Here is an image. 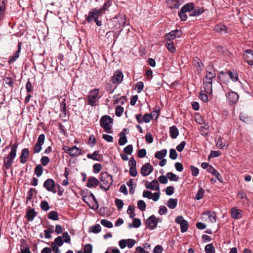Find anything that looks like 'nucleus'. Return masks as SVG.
<instances>
[{
  "instance_id": "obj_63",
  "label": "nucleus",
  "mask_w": 253,
  "mask_h": 253,
  "mask_svg": "<svg viewBox=\"0 0 253 253\" xmlns=\"http://www.w3.org/2000/svg\"><path fill=\"white\" fill-rule=\"evenodd\" d=\"M124 151L127 155H131L133 151V146L131 144H129L124 149Z\"/></svg>"
},
{
  "instance_id": "obj_26",
  "label": "nucleus",
  "mask_w": 253,
  "mask_h": 253,
  "mask_svg": "<svg viewBox=\"0 0 253 253\" xmlns=\"http://www.w3.org/2000/svg\"><path fill=\"white\" fill-rule=\"evenodd\" d=\"M98 151H95L92 154L89 153L87 155V158L94 161L100 162L102 159L103 156L102 155H98Z\"/></svg>"
},
{
  "instance_id": "obj_34",
  "label": "nucleus",
  "mask_w": 253,
  "mask_h": 253,
  "mask_svg": "<svg viewBox=\"0 0 253 253\" xmlns=\"http://www.w3.org/2000/svg\"><path fill=\"white\" fill-rule=\"evenodd\" d=\"M119 136L120 137V138L119 139L118 143L120 145L122 146L127 143V138L125 132H120L119 134Z\"/></svg>"
},
{
  "instance_id": "obj_48",
  "label": "nucleus",
  "mask_w": 253,
  "mask_h": 253,
  "mask_svg": "<svg viewBox=\"0 0 253 253\" xmlns=\"http://www.w3.org/2000/svg\"><path fill=\"white\" fill-rule=\"evenodd\" d=\"M167 175L170 181H177L179 179L178 176L171 172H168Z\"/></svg>"
},
{
  "instance_id": "obj_47",
  "label": "nucleus",
  "mask_w": 253,
  "mask_h": 253,
  "mask_svg": "<svg viewBox=\"0 0 253 253\" xmlns=\"http://www.w3.org/2000/svg\"><path fill=\"white\" fill-rule=\"evenodd\" d=\"M112 0H106L105 1L102 7L99 9H101V11H102L103 13H104L106 10L112 5Z\"/></svg>"
},
{
  "instance_id": "obj_29",
  "label": "nucleus",
  "mask_w": 253,
  "mask_h": 253,
  "mask_svg": "<svg viewBox=\"0 0 253 253\" xmlns=\"http://www.w3.org/2000/svg\"><path fill=\"white\" fill-rule=\"evenodd\" d=\"M169 135L172 139H175L179 135V130L177 127L172 126L169 127Z\"/></svg>"
},
{
  "instance_id": "obj_38",
  "label": "nucleus",
  "mask_w": 253,
  "mask_h": 253,
  "mask_svg": "<svg viewBox=\"0 0 253 253\" xmlns=\"http://www.w3.org/2000/svg\"><path fill=\"white\" fill-rule=\"evenodd\" d=\"M133 222L132 224H128V227L129 228H138L140 226L141 222L140 219L137 218H133Z\"/></svg>"
},
{
  "instance_id": "obj_57",
  "label": "nucleus",
  "mask_w": 253,
  "mask_h": 253,
  "mask_svg": "<svg viewBox=\"0 0 253 253\" xmlns=\"http://www.w3.org/2000/svg\"><path fill=\"white\" fill-rule=\"evenodd\" d=\"M124 111V109L123 107L117 106L115 110V114L117 117H120L122 115Z\"/></svg>"
},
{
  "instance_id": "obj_12",
  "label": "nucleus",
  "mask_w": 253,
  "mask_h": 253,
  "mask_svg": "<svg viewBox=\"0 0 253 253\" xmlns=\"http://www.w3.org/2000/svg\"><path fill=\"white\" fill-rule=\"evenodd\" d=\"M227 100L230 105H233L237 102L239 99V95L235 91H231L226 94Z\"/></svg>"
},
{
  "instance_id": "obj_37",
  "label": "nucleus",
  "mask_w": 253,
  "mask_h": 253,
  "mask_svg": "<svg viewBox=\"0 0 253 253\" xmlns=\"http://www.w3.org/2000/svg\"><path fill=\"white\" fill-rule=\"evenodd\" d=\"M5 11V0H0V20H1Z\"/></svg>"
},
{
  "instance_id": "obj_22",
  "label": "nucleus",
  "mask_w": 253,
  "mask_h": 253,
  "mask_svg": "<svg viewBox=\"0 0 253 253\" xmlns=\"http://www.w3.org/2000/svg\"><path fill=\"white\" fill-rule=\"evenodd\" d=\"M37 213L34 209H32L29 207L27 209L26 217L29 221H32L34 220V218L36 216Z\"/></svg>"
},
{
  "instance_id": "obj_10",
  "label": "nucleus",
  "mask_w": 253,
  "mask_h": 253,
  "mask_svg": "<svg viewBox=\"0 0 253 253\" xmlns=\"http://www.w3.org/2000/svg\"><path fill=\"white\" fill-rule=\"evenodd\" d=\"M182 32L180 30H175L170 31L169 33H167L165 36V40L170 41L176 38H179L182 35Z\"/></svg>"
},
{
  "instance_id": "obj_27",
  "label": "nucleus",
  "mask_w": 253,
  "mask_h": 253,
  "mask_svg": "<svg viewBox=\"0 0 253 253\" xmlns=\"http://www.w3.org/2000/svg\"><path fill=\"white\" fill-rule=\"evenodd\" d=\"M242 212L241 210L238 209L236 207L232 208L231 210L232 217L235 219L241 218Z\"/></svg>"
},
{
  "instance_id": "obj_36",
  "label": "nucleus",
  "mask_w": 253,
  "mask_h": 253,
  "mask_svg": "<svg viewBox=\"0 0 253 253\" xmlns=\"http://www.w3.org/2000/svg\"><path fill=\"white\" fill-rule=\"evenodd\" d=\"M177 205L176 199L170 198L167 202V206L170 209H174Z\"/></svg>"
},
{
  "instance_id": "obj_44",
  "label": "nucleus",
  "mask_w": 253,
  "mask_h": 253,
  "mask_svg": "<svg viewBox=\"0 0 253 253\" xmlns=\"http://www.w3.org/2000/svg\"><path fill=\"white\" fill-rule=\"evenodd\" d=\"M205 214L208 215L209 216V218L210 219L211 221L212 222H216V216L215 214V213L213 211H207L205 213Z\"/></svg>"
},
{
  "instance_id": "obj_16",
  "label": "nucleus",
  "mask_w": 253,
  "mask_h": 253,
  "mask_svg": "<svg viewBox=\"0 0 253 253\" xmlns=\"http://www.w3.org/2000/svg\"><path fill=\"white\" fill-rule=\"evenodd\" d=\"M153 170V167L149 164L143 165L141 169V173L144 176L149 175Z\"/></svg>"
},
{
  "instance_id": "obj_30",
  "label": "nucleus",
  "mask_w": 253,
  "mask_h": 253,
  "mask_svg": "<svg viewBox=\"0 0 253 253\" xmlns=\"http://www.w3.org/2000/svg\"><path fill=\"white\" fill-rule=\"evenodd\" d=\"M147 189L155 190H159V184L157 180L154 179L149 185H146Z\"/></svg>"
},
{
  "instance_id": "obj_40",
  "label": "nucleus",
  "mask_w": 253,
  "mask_h": 253,
  "mask_svg": "<svg viewBox=\"0 0 253 253\" xmlns=\"http://www.w3.org/2000/svg\"><path fill=\"white\" fill-rule=\"evenodd\" d=\"M205 11L203 7H199L193 10L190 14V16H198L203 14Z\"/></svg>"
},
{
  "instance_id": "obj_19",
  "label": "nucleus",
  "mask_w": 253,
  "mask_h": 253,
  "mask_svg": "<svg viewBox=\"0 0 253 253\" xmlns=\"http://www.w3.org/2000/svg\"><path fill=\"white\" fill-rule=\"evenodd\" d=\"M21 45L22 42H18L17 47L18 49L17 51H16L12 55V56H11L9 60H8V63L9 64H12L14 62H15L17 58H18L19 56V53L20 52L21 49Z\"/></svg>"
},
{
  "instance_id": "obj_31",
  "label": "nucleus",
  "mask_w": 253,
  "mask_h": 253,
  "mask_svg": "<svg viewBox=\"0 0 253 253\" xmlns=\"http://www.w3.org/2000/svg\"><path fill=\"white\" fill-rule=\"evenodd\" d=\"M82 150L79 148L77 147L76 146H73L71 147V152H70V156L72 157H75L81 154Z\"/></svg>"
},
{
  "instance_id": "obj_46",
  "label": "nucleus",
  "mask_w": 253,
  "mask_h": 253,
  "mask_svg": "<svg viewBox=\"0 0 253 253\" xmlns=\"http://www.w3.org/2000/svg\"><path fill=\"white\" fill-rule=\"evenodd\" d=\"M101 227L98 224H96L94 226L90 227L89 229L90 232H92L93 233L97 234L101 231Z\"/></svg>"
},
{
  "instance_id": "obj_54",
  "label": "nucleus",
  "mask_w": 253,
  "mask_h": 253,
  "mask_svg": "<svg viewBox=\"0 0 253 253\" xmlns=\"http://www.w3.org/2000/svg\"><path fill=\"white\" fill-rule=\"evenodd\" d=\"M64 241L62 240L61 236H58L57 238H56L54 239V241L53 242H52V244H55V245L58 246V247H61Z\"/></svg>"
},
{
  "instance_id": "obj_14",
  "label": "nucleus",
  "mask_w": 253,
  "mask_h": 253,
  "mask_svg": "<svg viewBox=\"0 0 253 253\" xmlns=\"http://www.w3.org/2000/svg\"><path fill=\"white\" fill-rule=\"evenodd\" d=\"M216 76V73L215 69L212 66H209L206 68V75L204 78V79L211 81L215 78Z\"/></svg>"
},
{
  "instance_id": "obj_42",
  "label": "nucleus",
  "mask_w": 253,
  "mask_h": 253,
  "mask_svg": "<svg viewBox=\"0 0 253 253\" xmlns=\"http://www.w3.org/2000/svg\"><path fill=\"white\" fill-rule=\"evenodd\" d=\"M205 251L206 253H214L215 248L212 244H209L205 246Z\"/></svg>"
},
{
  "instance_id": "obj_58",
  "label": "nucleus",
  "mask_w": 253,
  "mask_h": 253,
  "mask_svg": "<svg viewBox=\"0 0 253 253\" xmlns=\"http://www.w3.org/2000/svg\"><path fill=\"white\" fill-rule=\"evenodd\" d=\"M115 203L118 210H121L124 205L123 201L119 199H116L115 200Z\"/></svg>"
},
{
  "instance_id": "obj_3",
  "label": "nucleus",
  "mask_w": 253,
  "mask_h": 253,
  "mask_svg": "<svg viewBox=\"0 0 253 253\" xmlns=\"http://www.w3.org/2000/svg\"><path fill=\"white\" fill-rule=\"evenodd\" d=\"M99 179L100 180V188L105 191H108L113 183L112 176L107 172L103 171L100 173Z\"/></svg>"
},
{
  "instance_id": "obj_43",
  "label": "nucleus",
  "mask_w": 253,
  "mask_h": 253,
  "mask_svg": "<svg viewBox=\"0 0 253 253\" xmlns=\"http://www.w3.org/2000/svg\"><path fill=\"white\" fill-rule=\"evenodd\" d=\"M205 190L203 188L200 187L198 190L197 193L195 195V199L197 200H201V199L203 198Z\"/></svg>"
},
{
  "instance_id": "obj_28",
  "label": "nucleus",
  "mask_w": 253,
  "mask_h": 253,
  "mask_svg": "<svg viewBox=\"0 0 253 253\" xmlns=\"http://www.w3.org/2000/svg\"><path fill=\"white\" fill-rule=\"evenodd\" d=\"M213 30L215 32L221 34H225L227 33V28L226 26L223 24L216 25L214 27Z\"/></svg>"
},
{
  "instance_id": "obj_9",
  "label": "nucleus",
  "mask_w": 253,
  "mask_h": 253,
  "mask_svg": "<svg viewBox=\"0 0 253 253\" xmlns=\"http://www.w3.org/2000/svg\"><path fill=\"white\" fill-rule=\"evenodd\" d=\"M45 140V135L44 134H41L39 135L37 142L34 147V153H39L42 149V146L44 144Z\"/></svg>"
},
{
  "instance_id": "obj_23",
  "label": "nucleus",
  "mask_w": 253,
  "mask_h": 253,
  "mask_svg": "<svg viewBox=\"0 0 253 253\" xmlns=\"http://www.w3.org/2000/svg\"><path fill=\"white\" fill-rule=\"evenodd\" d=\"M212 80L209 81L203 79V84L205 91L207 93H211L212 91Z\"/></svg>"
},
{
  "instance_id": "obj_56",
  "label": "nucleus",
  "mask_w": 253,
  "mask_h": 253,
  "mask_svg": "<svg viewBox=\"0 0 253 253\" xmlns=\"http://www.w3.org/2000/svg\"><path fill=\"white\" fill-rule=\"evenodd\" d=\"M36 190L35 189L31 188H30L29 191L28 192L27 196L26 198V204H28L29 201L31 200L32 199L33 196V193H34V192H36Z\"/></svg>"
},
{
  "instance_id": "obj_49",
  "label": "nucleus",
  "mask_w": 253,
  "mask_h": 253,
  "mask_svg": "<svg viewBox=\"0 0 253 253\" xmlns=\"http://www.w3.org/2000/svg\"><path fill=\"white\" fill-rule=\"evenodd\" d=\"M146 204L145 202L142 200H140L137 202V207L140 211H144L146 210Z\"/></svg>"
},
{
  "instance_id": "obj_11",
  "label": "nucleus",
  "mask_w": 253,
  "mask_h": 253,
  "mask_svg": "<svg viewBox=\"0 0 253 253\" xmlns=\"http://www.w3.org/2000/svg\"><path fill=\"white\" fill-rule=\"evenodd\" d=\"M192 65L195 67L197 74L200 75L204 67V64L201 60L199 58L195 57L193 59Z\"/></svg>"
},
{
  "instance_id": "obj_52",
  "label": "nucleus",
  "mask_w": 253,
  "mask_h": 253,
  "mask_svg": "<svg viewBox=\"0 0 253 253\" xmlns=\"http://www.w3.org/2000/svg\"><path fill=\"white\" fill-rule=\"evenodd\" d=\"M101 224L104 227L111 228L113 227V225L112 223L105 219H101L100 221Z\"/></svg>"
},
{
  "instance_id": "obj_6",
  "label": "nucleus",
  "mask_w": 253,
  "mask_h": 253,
  "mask_svg": "<svg viewBox=\"0 0 253 253\" xmlns=\"http://www.w3.org/2000/svg\"><path fill=\"white\" fill-rule=\"evenodd\" d=\"M99 90L94 89L90 91V94L88 96V104L94 107L96 105V102L99 99L98 97Z\"/></svg>"
},
{
  "instance_id": "obj_1",
  "label": "nucleus",
  "mask_w": 253,
  "mask_h": 253,
  "mask_svg": "<svg viewBox=\"0 0 253 253\" xmlns=\"http://www.w3.org/2000/svg\"><path fill=\"white\" fill-rule=\"evenodd\" d=\"M103 13L101 9L97 8H91L90 9L87 15H85V20L89 23L95 22L98 26L102 25V21L101 20V15Z\"/></svg>"
},
{
  "instance_id": "obj_60",
  "label": "nucleus",
  "mask_w": 253,
  "mask_h": 253,
  "mask_svg": "<svg viewBox=\"0 0 253 253\" xmlns=\"http://www.w3.org/2000/svg\"><path fill=\"white\" fill-rule=\"evenodd\" d=\"M185 12L182 11L181 9L178 13V15L180 20L182 21H185L187 19V15L185 14Z\"/></svg>"
},
{
  "instance_id": "obj_51",
  "label": "nucleus",
  "mask_w": 253,
  "mask_h": 253,
  "mask_svg": "<svg viewBox=\"0 0 253 253\" xmlns=\"http://www.w3.org/2000/svg\"><path fill=\"white\" fill-rule=\"evenodd\" d=\"M216 145L217 147L219 149H226L227 146L225 145V144H223V142L222 141V139L219 137L218 138V139L216 141Z\"/></svg>"
},
{
  "instance_id": "obj_17",
  "label": "nucleus",
  "mask_w": 253,
  "mask_h": 253,
  "mask_svg": "<svg viewBox=\"0 0 253 253\" xmlns=\"http://www.w3.org/2000/svg\"><path fill=\"white\" fill-rule=\"evenodd\" d=\"M184 1V0H167V3L170 9H178Z\"/></svg>"
},
{
  "instance_id": "obj_8",
  "label": "nucleus",
  "mask_w": 253,
  "mask_h": 253,
  "mask_svg": "<svg viewBox=\"0 0 253 253\" xmlns=\"http://www.w3.org/2000/svg\"><path fill=\"white\" fill-rule=\"evenodd\" d=\"M124 79V75L122 71L118 70L116 71L112 77L111 81L114 84H121Z\"/></svg>"
},
{
  "instance_id": "obj_25",
  "label": "nucleus",
  "mask_w": 253,
  "mask_h": 253,
  "mask_svg": "<svg viewBox=\"0 0 253 253\" xmlns=\"http://www.w3.org/2000/svg\"><path fill=\"white\" fill-rule=\"evenodd\" d=\"M99 184L98 180L95 177H90L87 180L86 186L88 188L95 187Z\"/></svg>"
},
{
  "instance_id": "obj_50",
  "label": "nucleus",
  "mask_w": 253,
  "mask_h": 253,
  "mask_svg": "<svg viewBox=\"0 0 253 253\" xmlns=\"http://www.w3.org/2000/svg\"><path fill=\"white\" fill-rule=\"evenodd\" d=\"M166 46L168 50L171 53H174L175 52V48L173 45V42H167L166 43Z\"/></svg>"
},
{
  "instance_id": "obj_7",
  "label": "nucleus",
  "mask_w": 253,
  "mask_h": 253,
  "mask_svg": "<svg viewBox=\"0 0 253 253\" xmlns=\"http://www.w3.org/2000/svg\"><path fill=\"white\" fill-rule=\"evenodd\" d=\"M175 221L177 224H180V230L182 233L186 232L188 228V222L187 220H185L182 215L177 216Z\"/></svg>"
},
{
  "instance_id": "obj_41",
  "label": "nucleus",
  "mask_w": 253,
  "mask_h": 253,
  "mask_svg": "<svg viewBox=\"0 0 253 253\" xmlns=\"http://www.w3.org/2000/svg\"><path fill=\"white\" fill-rule=\"evenodd\" d=\"M48 217L49 219L53 220H59L58 214L57 211H50L48 214Z\"/></svg>"
},
{
  "instance_id": "obj_55",
  "label": "nucleus",
  "mask_w": 253,
  "mask_h": 253,
  "mask_svg": "<svg viewBox=\"0 0 253 253\" xmlns=\"http://www.w3.org/2000/svg\"><path fill=\"white\" fill-rule=\"evenodd\" d=\"M40 207L45 211H47L50 208L49 204L46 201H42L41 203Z\"/></svg>"
},
{
  "instance_id": "obj_59",
  "label": "nucleus",
  "mask_w": 253,
  "mask_h": 253,
  "mask_svg": "<svg viewBox=\"0 0 253 253\" xmlns=\"http://www.w3.org/2000/svg\"><path fill=\"white\" fill-rule=\"evenodd\" d=\"M152 119V113H146L143 117V122L148 123Z\"/></svg>"
},
{
  "instance_id": "obj_20",
  "label": "nucleus",
  "mask_w": 253,
  "mask_h": 253,
  "mask_svg": "<svg viewBox=\"0 0 253 253\" xmlns=\"http://www.w3.org/2000/svg\"><path fill=\"white\" fill-rule=\"evenodd\" d=\"M113 21L115 22L118 23L119 28L124 27L126 23V19L125 16L121 14H118L113 18Z\"/></svg>"
},
{
  "instance_id": "obj_4",
  "label": "nucleus",
  "mask_w": 253,
  "mask_h": 253,
  "mask_svg": "<svg viewBox=\"0 0 253 253\" xmlns=\"http://www.w3.org/2000/svg\"><path fill=\"white\" fill-rule=\"evenodd\" d=\"M113 119L110 116L105 115L103 116L100 120V126L103 128L107 133H112Z\"/></svg>"
},
{
  "instance_id": "obj_24",
  "label": "nucleus",
  "mask_w": 253,
  "mask_h": 253,
  "mask_svg": "<svg viewBox=\"0 0 253 253\" xmlns=\"http://www.w3.org/2000/svg\"><path fill=\"white\" fill-rule=\"evenodd\" d=\"M208 171L211 173L213 175H214L216 178L221 183L223 182L222 177L221 174L212 166L210 167Z\"/></svg>"
},
{
  "instance_id": "obj_45",
  "label": "nucleus",
  "mask_w": 253,
  "mask_h": 253,
  "mask_svg": "<svg viewBox=\"0 0 253 253\" xmlns=\"http://www.w3.org/2000/svg\"><path fill=\"white\" fill-rule=\"evenodd\" d=\"M35 173L38 177L41 176L43 172V168L41 165H38L35 168Z\"/></svg>"
},
{
  "instance_id": "obj_32",
  "label": "nucleus",
  "mask_w": 253,
  "mask_h": 253,
  "mask_svg": "<svg viewBox=\"0 0 253 253\" xmlns=\"http://www.w3.org/2000/svg\"><path fill=\"white\" fill-rule=\"evenodd\" d=\"M239 118L241 121L247 124H251L253 122V119L251 117L243 113H240Z\"/></svg>"
},
{
  "instance_id": "obj_13",
  "label": "nucleus",
  "mask_w": 253,
  "mask_h": 253,
  "mask_svg": "<svg viewBox=\"0 0 253 253\" xmlns=\"http://www.w3.org/2000/svg\"><path fill=\"white\" fill-rule=\"evenodd\" d=\"M43 186L49 192H52L53 193H56V190H54L55 187V183L52 179L49 178L46 180Z\"/></svg>"
},
{
  "instance_id": "obj_61",
  "label": "nucleus",
  "mask_w": 253,
  "mask_h": 253,
  "mask_svg": "<svg viewBox=\"0 0 253 253\" xmlns=\"http://www.w3.org/2000/svg\"><path fill=\"white\" fill-rule=\"evenodd\" d=\"M144 87V84L142 82H138L135 84V89L137 90L138 93L142 91Z\"/></svg>"
},
{
  "instance_id": "obj_21",
  "label": "nucleus",
  "mask_w": 253,
  "mask_h": 253,
  "mask_svg": "<svg viewBox=\"0 0 253 253\" xmlns=\"http://www.w3.org/2000/svg\"><path fill=\"white\" fill-rule=\"evenodd\" d=\"M29 156V151L28 148H24L22 150L20 157V162L22 164H25Z\"/></svg>"
},
{
  "instance_id": "obj_18",
  "label": "nucleus",
  "mask_w": 253,
  "mask_h": 253,
  "mask_svg": "<svg viewBox=\"0 0 253 253\" xmlns=\"http://www.w3.org/2000/svg\"><path fill=\"white\" fill-rule=\"evenodd\" d=\"M147 227L150 230H153L157 227L156 217L154 215L149 217L146 220Z\"/></svg>"
},
{
  "instance_id": "obj_62",
  "label": "nucleus",
  "mask_w": 253,
  "mask_h": 253,
  "mask_svg": "<svg viewBox=\"0 0 253 253\" xmlns=\"http://www.w3.org/2000/svg\"><path fill=\"white\" fill-rule=\"evenodd\" d=\"M84 253H92V246L90 244L85 245L84 248Z\"/></svg>"
},
{
  "instance_id": "obj_33",
  "label": "nucleus",
  "mask_w": 253,
  "mask_h": 253,
  "mask_svg": "<svg viewBox=\"0 0 253 253\" xmlns=\"http://www.w3.org/2000/svg\"><path fill=\"white\" fill-rule=\"evenodd\" d=\"M194 4L193 2H189L184 4L181 8L182 11L187 12H190L194 10Z\"/></svg>"
},
{
  "instance_id": "obj_53",
  "label": "nucleus",
  "mask_w": 253,
  "mask_h": 253,
  "mask_svg": "<svg viewBox=\"0 0 253 253\" xmlns=\"http://www.w3.org/2000/svg\"><path fill=\"white\" fill-rule=\"evenodd\" d=\"M127 213L129 214L130 218H133L135 215L134 214V207L132 205H129L127 210Z\"/></svg>"
},
{
  "instance_id": "obj_2",
  "label": "nucleus",
  "mask_w": 253,
  "mask_h": 253,
  "mask_svg": "<svg viewBox=\"0 0 253 253\" xmlns=\"http://www.w3.org/2000/svg\"><path fill=\"white\" fill-rule=\"evenodd\" d=\"M18 146V143L17 142H15L12 145L10 152L7 156L4 158L3 167H4L6 169H9L12 167L14 160L16 156Z\"/></svg>"
},
{
  "instance_id": "obj_64",
  "label": "nucleus",
  "mask_w": 253,
  "mask_h": 253,
  "mask_svg": "<svg viewBox=\"0 0 253 253\" xmlns=\"http://www.w3.org/2000/svg\"><path fill=\"white\" fill-rule=\"evenodd\" d=\"M177 157V153L174 149H170L169 150V158L172 160H175Z\"/></svg>"
},
{
  "instance_id": "obj_39",
  "label": "nucleus",
  "mask_w": 253,
  "mask_h": 253,
  "mask_svg": "<svg viewBox=\"0 0 253 253\" xmlns=\"http://www.w3.org/2000/svg\"><path fill=\"white\" fill-rule=\"evenodd\" d=\"M167 154V150L166 149H163L156 152L155 154V157L158 159H162L166 156Z\"/></svg>"
},
{
  "instance_id": "obj_35",
  "label": "nucleus",
  "mask_w": 253,
  "mask_h": 253,
  "mask_svg": "<svg viewBox=\"0 0 253 253\" xmlns=\"http://www.w3.org/2000/svg\"><path fill=\"white\" fill-rule=\"evenodd\" d=\"M60 111L62 112L61 116L63 117H65L66 115V99L63 98L60 105Z\"/></svg>"
},
{
  "instance_id": "obj_15",
  "label": "nucleus",
  "mask_w": 253,
  "mask_h": 253,
  "mask_svg": "<svg viewBox=\"0 0 253 253\" xmlns=\"http://www.w3.org/2000/svg\"><path fill=\"white\" fill-rule=\"evenodd\" d=\"M245 61L250 65H253V50L252 49L246 50L243 54Z\"/></svg>"
},
{
  "instance_id": "obj_5",
  "label": "nucleus",
  "mask_w": 253,
  "mask_h": 253,
  "mask_svg": "<svg viewBox=\"0 0 253 253\" xmlns=\"http://www.w3.org/2000/svg\"><path fill=\"white\" fill-rule=\"evenodd\" d=\"M227 75L234 82H237L239 80L238 75L236 72L234 71H232L229 70L226 72H224L223 71L220 72V75L218 76L220 81L226 84H227V83L229 82V81L225 80Z\"/></svg>"
}]
</instances>
